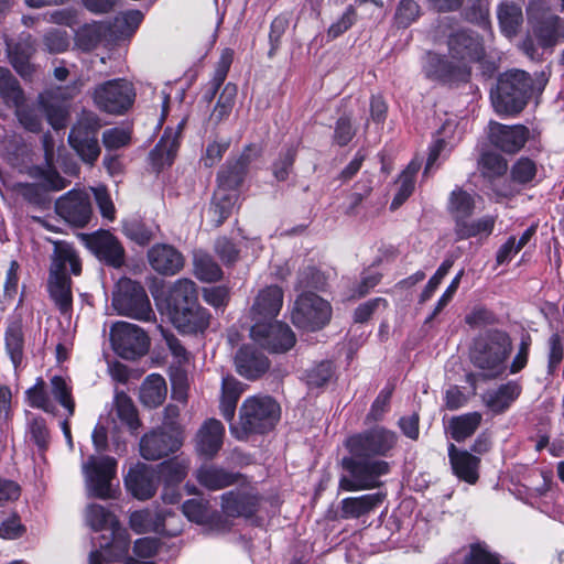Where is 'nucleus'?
Segmentation results:
<instances>
[{
	"mask_svg": "<svg viewBox=\"0 0 564 564\" xmlns=\"http://www.w3.org/2000/svg\"><path fill=\"white\" fill-rule=\"evenodd\" d=\"M333 372L332 362L322 361L307 371L306 384L310 389L321 388L330 380Z\"/></svg>",
	"mask_w": 564,
	"mask_h": 564,
	"instance_id": "nucleus-58",
	"label": "nucleus"
},
{
	"mask_svg": "<svg viewBox=\"0 0 564 564\" xmlns=\"http://www.w3.org/2000/svg\"><path fill=\"white\" fill-rule=\"evenodd\" d=\"M54 251L52 254L50 274L57 275H78L82 271L80 260L74 247L66 241H54Z\"/></svg>",
	"mask_w": 564,
	"mask_h": 564,
	"instance_id": "nucleus-26",
	"label": "nucleus"
},
{
	"mask_svg": "<svg viewBox=\"0 0 564 564\" xmlns=\"http://www.w3.org/2000/svg\"><path fill=\"white\" fill-rule=\"evenodd\" d=\"M397 443V433L383 426H375L349 436L345 445L350 456L343 458V466L350 477H341L339 488L358 491L378 487V479L389 471V464L375 457L387 456Z\"/></svg>",
	"mask_w": 564,
	"mask_h": 564,
	"instance_id": "nucleus-1",
	"label": "nucleus"
},
{
	"mask_svg": "<svg viewBox=\"0 0 564 564\" xmlns=\"http://www.w3.org/2000/svg\"><path fill=\"white\" fill-rule=\"evenodd\" d=\"M494 226L495 218L491 216H486L470 223L458 220L455 226L456 238L457 240L471 237L486 238L492 232Z\"/></svg>",
	"mask_w": 564,
	"mask_h": 564,
	"instance_id": "nucleus-39",
	"label": "nucleus"
},
{
	"mask_svg": "<svg viewBox=\"0 0 564 564\" xmlns=\"http://www.w3.org/2000/svg\"><path fill=\"white\" fill-rule=\"evenodd\" d=\"M113 409L117 417L134 433L140 427L137 409L132 400L124 392H116Z\"/></svg>",
	"mask_w": 564,
	"mask_h": 564,
	"instance_id": "nucleus-42",
	"label": "nucleus"
},
{
	"mask_svg": "<svg viewBox=\"0 0 564 564\" xmlns=\"http://www.w3.org/2000/svg\"><path fill=\"white\" fill-rule=\"evenodd\" d=\"M8 56L14 69L22 76L29 77L33 73L30 58L35 52V41L31 35L21 37L19 42L7 44Z\"/></svg>",
	"mask_w": 564,
	"mask_h": 564,
	"instance_id": "nucleus-29",
	"label": "nucleus"
},
{
	"mask_svg": "<svg viewBox=\"0 0 564 564\" xmlns=\"http://www.w3.org/2000/svg\"><path fill=\"white\" fill-rule=\"evenodd\" d=\"M453 262L449 260H445L436 270L434 275L429 280L427 284L425 285L424 290L421 293V302H426L430 300L437 286L441 284L442 280L445 278V275L448 273L449 269L452 268Z\"/></svg>",
	"mask_w": 564,
	"mask_h": 564,
	"instance_id": "nucleus-61",
	"label": "nucleus"
},
{
	"mask_svg": "<svg viewBox=\"0 0 564 564\" xmlns=\"http://www.w3.org/2000/svg\"><path fill=\"white\" fill-rule=\"evenodd\" d=\"M28 402L32 408L41 409L47 413H55V405L45 391V383L42 379L26 391Z\"/></svg>",
	"mask_w": 564,
	"mask_h": 564,
	"instance_id": "nucleus-55",
	"label": "nucleus"
},
{
	"mask_svg": "<svg viewBox=\"0 0 564 564\" xmlns=\"http://www.w3.org/2000/svg\"><path fill=\"white\" fill-rule=\"evenodd\" d=\"M55 209L65 221L76 227H84L91 217L89 196L82 191H69L59 197Z\"/></svg>",
	"mask_w": 564,
	"mask_h": 564,
	"instance_id": "nucleus-13",
	"label": "nucleus"
},
{
	"mask_svg": "<svg viewBox=\"0 0 564 564\" xmlns=\"http://www.w3.org/2000/svg\"><path fill=\"white\" fill-rule=\"evenodd\" d=\"M531 78L528 73L519 69L505 73L491 90V101L498 113L520 112L529 98Z\"/></svg>",
	"mask_w": 564,
	"mask_h": 564,
	"instance_id": "nucleus-5",
	"label": "nucleus"
},
{
	"mask_svg": "<svg viewBox=\"0 0 564 564\" xmlns=\"http://www.w3.org/2000/svg\"><path fill=\"white\" fill-rule=\"evenodd\" d=\"M484 48L480 39L474 32L459 30L448 37V54L452 59L469 69V63L482 57Z\"/></svg>",
	"mask_w": 564,
	"mask_h": 564,
	"instance_id": "nucleus-15",
	"label": "nucleus"
},
{
	"mask_svg": "<svg viewBox=\"0 0 564 564\" xmlns=\"http://www.w3.org/2000/svg\"><path fill=\"white\" fill-rule=\"evenodd\" d=\"M0 95L9 106L18 108L23 102V93L9 69L0 67Z\"/></svg>",
	"mask_w": 564,
	"mask_h": 564,
	"instance_id": "nucleus-46",
	"label": "nucleus"
},
{
	"mask_svg": "<svg viewBox=\"0 0 564 564\" xmlns=\"http://www.w3.org/2000/svg\"><path fill=\"white\" fill-rule=\"evenodd\" d=\"M113 350L122 358L133 360L148 352L150 339L139 326L128 322H117L110 329Z\"/></svg>",
	"mask_w": 564,
	"mask_h": 564,
	"instance_id": "nucleus-10",
	"label": "nucleus"
},
{
	"mask_svg": "<svg viewBox=\"0 0 564 564\" xmlns=\"http://www.w3.org/2000/svg\"><path fill=\"white\" fill-rule=\"evenodd\" d=\"M283 305V291L278 285L261 289L254 297L250 314L254 323L273 322Z\"/></svg>",
	"mask_w": 564,
	"mask_h": 564,
	"instance_id": "nucleus-19",
	"label": "nucleus"
},
{
	"mask_svg": "<svg viewBox=\"0 0 564 564\" xmlns=\"http://www.w3.org/2000/svg\"><path fill=\"white\" fill-rule=\"evenodd\" d=\"M481 421L482 414L480 412H469L453 416L448 424L452 438L456 442L465 441L477 431Z\"/></svg>",
	"mask_w": 564,
	"mask_h": 564,
	"instance_id": "nucleus-38",
	"label": "nucleus"
},
{
	"mask_svg": "<svg viewBox=\"0 0 564 564\" xmlns=\"http://www.w3.org/2000/svg\"><path fill=\"white\" fill-rule=\"evenodd\" d=\"M132 84L126 79H111L98 85L93 98L95 105L108 113L120 115L128 110L134 100Z\"/></svg>",
	"mask_w": 564,
	"mask_h": 564,
	"instance_id": "nucleus-11",
	"label": "nucleus"
},
{
	"mask_svg": "<svg viewBox=\"0 0 564 564\" xmlns=\"http://www.w3.org/2000/svg\"><path fill=\"white\" fill-rule=\"evenodd\" d=\"M106 33V26L100 22L87 23L75 33V45L85 52L97 47Z\"/></svg>",
	"mask_w": 564,
	"mask_h": 564,
	"instance_id": "nucleus-40",
	"label": "nucleus"
},
{
	"mask_svg": "<svg viewBox=\"0 0 564 564\" xmlns=\"http://www.w3.org/2000/svg\"><path fill=\"white\" fill-rule=\"evenodd\" d=\"M6 348L12 364L14 367H18L22 361L23 355V335L19 324H12L8 327L6 332Z\"/></svg>",
	"mask_w": 564,
	"mask_h": 564,
	"instance_id": "nucleus-53",
	"label": "nucleus"
},
{
	"mask_svg": "<svg viewBox=\"0 0 564 564\" xmlns=\"http://www.w3.org/2000/svg\"><path fill=\"white\" fill-rule=\"evenodd\" d=\"M112 305L118 314L148 322L153 310L144 288L130 279H120L113 294Z\"/></svg>",
	"mask_w": 564,
	"mask_h": 564,
	"instance_id": "nucleus-7",
	"label": "nucleus"
},
{
	"mask_svg": "<svg viewBox=\"0 0 564 564\" xmlns=\"http://www.w3.org/2000/svg\"><path fill=\"white\" fill-rule=\"evenodd\" d=\"M225 427L216 419L206 420L198 429L195 436V448L205 457L215 456L223 446Z\"/></svg>",
	"mask_w": 564,
	"mask_h": 564,
	"instance_id": "nucleus-23",
	"label": "nucleus"
},
{
	"mask_svg": "<svg viewBox=\"0 0 564 564\" xmlns=\"http://www.w3.org/2000/svg\"><path fill=\"white\" fill-rule=\"evenodd\" d=\"M356 21V11L349 6L343 15L334 22L328 29V36L336 39L344 32H346Z\"/></svg>",
	"mask_w": 564,
	"mask_h": 564,
	"instance_id": "nucleus-64",
	"label": "nucleus"
},
{
	"mask_svg": "<svg viewBox=\"0 0 564 564\" xmlns=\"http://www.w3.org/2000/svg\"><path fill=\"white\" fill-rule=\"evenodd\" d=\"M195 275L205 282L217 281L221 278V269L207 253H195L194 256Z\"/></svg>",
	"mask_w": 564,
	"mask_h": 564,
	"instance_id": "nucleus-49",
	"label": "nucleus"
},
{
	"mask_svg": "<svg viewBox=\"0 0 564 564\" xmlns=\"http://www.w3.org/2000/svg\"><path fill=\"white\" fill-rule=\"evenodd\" d=\"M261 153L257 145H248L234 163H228L218 174V188L226 192H236L242 183L249 164Z\"/></svg>",
	"mask_w": 564,
	"mask_h": 564,
	"instance_id": "nucleus-17",
	"label": "nucleus"
},
{
	"mask_svg": "<svg viewBox=\"0 0 564 564\" xmlns=\"http://www.w3.org/2000/svg\"><path fill=\"white\" fill-rule=\"evenodd\" d=\"M280 405L269 395L247 398L239 410L238 425H231L230 432L238 440L250 434H262L272 430L280 420Z\"/></svg>",
	"mask_w": 564,
	"mask_h": 564,
	"instance_id": "nucleus-3",
	"label": "nucleus"
},
{
	"mask_svg": "<svg viewBox=\"0 0 564 564\" xmlns=\"http://www.w3.org/2000/svg\"><path fill=\"white\" fill-rule=\"evenodd\" d=\"M237 372L246 379L254 380L265 373L270 367L269 359L250 346L241 347L235 358Z\"/></svg>",
	"mask_w": 564,
	"mask_h": 564,
	"instance_id": "nucleus-25",
	"label": "nucleus"
},
{
	"mask_svg": "<svg viewBox=\"0 0 564 564\" xmlns=\"http://www.w3.org/2000/svg\"><path fill=\"white\" fill-rule=\"evenodd\" d=\"M87 246L99 259L113 267H120L123 262V248L109 231H100L88 237Z\"/></svg>",
	"mask_w": 564,
	"mask_h": 564,
	"instance_id": "nucleus-24",
	"label": "nucleus"
},
{
	"mask_svg": "<svg viewBox=\"0 0 564 564\" xmlns=\"http://www.w3.org/2000/svg\"><path fill=\"white\" fill-rule=\"evenodd\" d=\"M82 470L89 496L113 498L111 481L117 474V460L113 457L91 455L83 463Z\"/></svg>",
	"mask_w": 564,
	"mask_h": 564,
	"instance_id": "nucleus-8",
	"label": "nucleus"
},
{
	"mask_svg": "<svg viewBox=\"0 0 564 564\" xmlns=\"http://www.w3.org/2000/svg\"><path fill=\"white\" fill-rule=\"evenodd\" d=\"M44 20L48 23L73 28L79 23V13L74 8H63L47 12Z\"/></svg>",
	"mask_w": 564,
	"mask_h": 564,
	"instance_id": "nucleus-59",
	"label": "nucleus"
},
{
	"mask_svg": "<svg viewBox=\"0 0 564 564\" xmlns=\"http://www.w3.org/2000/svg\"><path fill=\"white\" fill-rule=\"evenodd\" d=\"M529 137V130L524 126H505L490 122L489 138L494 145L507 153L519 151Z\"/></svg>",
	"mask_w": 564,
	"mask_h": 564,
	"instance_id": "nucleus-21",
	"label": "nucleus"
},
{
	"mask_svg": "<svg viewBox=\"0 0 564 564\" xmlns=\"http://www.w3.org/2000/svg\"><path fill=\"white\" fill-rule=\"evenodd\" d=\"M130 527L135 533L159 532L163 527V517L149 509L134 511L130 516Z\"/></svg>",
	"mask_w": 564,
	"mask_h": 564,
	"instance_id": "nucleus-44",
	"label": "nucleus"
},
{
	"mask_svg": "<svg viewBox=\"0 0 564 564\" xmlns=\"http://www.w3.org/2000/svg\"><path fill=\"white\" fill-rule=\"evenodd\" d=\"M424 73L433 80L455 82L467 79L469 69L452 59L449 55L443 56L430 53L424 65Z\"/></svg>",
	"mask_w": 564,
	"mask_h": 564,
	"instance_id": "nucleus-18",
	"label": "nucleus"
},
{
	"mask_svg": "<svg viewBox=\"0 0 564 564\" xmlns=\"http://www.w3.org/2000/svg\"><path fill=\"white\" fill-rule=\"evenodd\" d=\"M236 96L237 87L232 84H227L224 87L216 106L214 107V110L210 115V120L215 123H219L226 119L235 106Z\"/></svg>",
	"mask_w": 564,
	"mask_h": 564,
	"instance_id": "nucleus-51",
	"label": "nucleus"
},
{
	"mask_svg": "<svg viewBox=\"0 0 564 564\" xmlns=\"http://www.w3.org/2000/svg\"><path fill=\"white\" fill-rule=\"evenodd\" d=\"M223 511L228 517H249L256 510V498L246 492L229 491L221 496Z\"/></svg>",
	"mask_w": 564,
	"mask_h": 564,
	"instance_id": "nucleus-35",
	"label": "nucleus"
},
{
	"mask_svg": "<svg viewBox=\"0 0 564 564\" xmlns=\"http://www.w3.org/2000/svg\"><path fill=\"white\" fill-rule=\"evenodd\" d=\"M127 490L138 500L151 499L158 489V476L153 467L137 463L124 477Z\"/></svg>",
	"mask_w": 564,
	"mask_h": 564,
	"instance_id": "nucleus-16",
	"label": "nucleus"
},
{
	"mask_svg": "<svg viewBox=\"0 0 564 564\" xmlns=\"http://www.w3.org/2000/svg\"><path fill=\"white\" fill-rule=\"evenodd\" d=\"M465 564H499V558L490 553L485 545L474 544L465 558Z\"/></svg>",
	"mask_w": 564,
	"mask_h": 564,
	"instance_id": "nucleus-63",
	"label": "nucleus"
},
{
	"mask_svg": "<svg viewBox=\"0 0 564 564\" xmlns=\"http://www.w3.org/2000/svg\"><path fill=\"white\" fill-rule=\"evenodd\" d=\"M250 336L256 344L271 352H285L296 341L292 329L279 321L254 323Z\"/></svg>",
	"mask_w": 564,
	"mask_h": 564,
	"instance_id": "nucleus-12",
	"label": "nucleus"
},
{
	"mask_svg": "<svg viewBox=\"0 0 564 564\" xmlns=\"http://www.w3.org/2000/svg\"><path fill=\"white\" fill-rule=\"evenodd\" d=\"M507 169V162L496 153H484L479 161L481 174L489 180L503 175Z\"/></svg>",
	"mask_w": 564,
	"mask_h": 564,
	"instance_id": "nucleus-56",
	"label": "nucleus"
},
{
	"mask_svg": "<svg viewBox=\"0 0 564 564\" xmlns=\"http://www.w3.org/2000/svg\"><path fill=\"white\" fill-rule=\"evenodd\" d=\"M243 390V384L232 376L223 378L219 410L226 421L231 422L234 420L237 403Z\"/></svg>",
	"mask_w": 564,
	"mask_h": 564,
	"instance_id": "nucleus-32",
	"label": "nucleus"
},
{
	"mask_svg": "<svg viewBox=\"0 0 564 564\" xmlns=\"http://www.w3.org/2000/svg\"><path fill=\"white\" fill-rule=\"evenodd\" d=\"M48 292L61 314L69 316L73 308L72 281L69 275L50 274Z\"/></svg>",
	"mask_w": 564,
	"mask_h": 564,
	"instance_id": "nucleus-31",
	"label": "nucleus"
},
{
	"mask_svg": "<svg viewBox=\"0 0 564 564\" xmlns=\"http://www.w3.org/2000/svg\"><path fill=\"white\" fill-rule=\"evenodd\" d=\"M497 18L502 34L512 37L518 33L523 22L522 9L512 1H501L497 8Z\"/></svg>",
	"mask_w": 564,
	"mask_h": 564,
	"instance_id": "nucleus-34",
	"label": "nucleus"
},
{
	"mask_svg": "<svg viewBox=\"0 0 564 564\" xmlns=\"http://www.w3.org/2000/svg\"><path fill=\"white\" fill-rule=\"evenodd\" d=\"M512 349V340L505 332L495 330L479 338L470 352L473 365L480 370V376L495 379L503 375L507 359Z\"/></svg>",
	"mask_w": 564,
	"mask_h": 564,
	"instance_id": "nucleus-4",
	"label": "nucleus"
},
{
	"mask_svg": "<svg viewBox=\"0 0 564 564\" xmlns=\"http://www.w3.org/2000/svg\"><path fill=\"white\" fill-rule=\"evenodd\" d=\"M182 445L180 433L164 432L161 429L144 434L140 440V454L147 460H158L176 452Z\"/></svg>",
	"mask_w": 564,
	"mask_h": 564,
	"instance_id": "nucleus-14",
	"label": "nucleus"
},
{
	"mask_svg": "<svg viewBox=\"0 0 564 564\" xmlns=\"http://www.w3.org/2000/svg\"><path fill=\"white\" fill-rule=\"evenodd\" d=\"M383 501L381 494H368L359 497L345 498L341 501V516L343 518H359Z\"/></svg>",
	"mask_w": 564,
	"mask_h": 564,
	"instance_id": "nucleus-36",
	"label": "nucleus"
},
{
	"mask_svg": "<svg viewBox=\"0 0 564 564\" xmlns=\"http://www.w3.org/2000/svg\"><path fill=\"white\" fill-rule=\"evenodd\" d=\"M129 132L121 128L107 129L102 133V142L108 150L122 148L129 143Z\"/></svg>",
	"mask_w": 564,
	"mask_h": 564,
	"instance_id": "nucleus-60",
	"label": "nucleus"
},
{
	"mask_svg": "<svg viewBox=\"0 0 564 564\" xmlns=\"http://www.w3.org/2000/svg\"><path fill=\"white\" fill-rule=\"evenodd\" d=\"M42 42L48 53L58 54L68 48L69 35L66 31L50 29L44 33Z\"/></svg>",
	"mask_w": 564,
	"mask_h": 564,
	"instance_id": "nucleus-57",
	"label": "nucleus"
},
{
	"mask_svg": "<svg viewBox=\"0 0 564 564\" xmlns=\"http://www.w3.org/2000/svg\"><path fill=\"white\" fill-rule=\"evenodd\" d=\"M151 268L163 275H174L184 267V258L174 247L165 243L154 245L148 251Z\"/></svg>",
	"mask_w": 564,
	"mask_h": 564,
	"instance_id": "nucleus-22",
	"label": "nucleus"
},
{
	"mask_svg": "<svg viewBox=\"0 0 564 564\" xmlns=\"http://www.w3.org/2000/svg\"><path fill=\"white\" fill-rule=\"evenodd\" d=\"M184 122H180L175 130L166 129L160 142L151 152V158L155 165H170L174 159L175 152L180 144V135L183 130Z\"/></svg>",
	"mask_w": 564,
	"mask_h": 564,
	"instance_id": "nucleus-33",
	"label": "nucleus"
},
{
	"mask_svg": "<svg viewBox=\"0 0 564 564\" xmlns=\"http://www.w3.org/2000/svg\"><path fill=\"white\" fill-rule=\"evenodd\" d=\"M194 304H198L196 284L189 279L176 280L165 299L166 314Z\"/></svg>",
	"mask_w": 564,
	"mask_h": 564,
	"instance_id": "nucleus-28",
	"label": "nucleus"
},
{
	"mask_svg": "<svg viewBox=\"0 0 564 564\" xmlns=\"http://www.w3.org/2000/svg\"><path fill=\"white\" fill-rule=\"evenodd\" d=\"M156 227L147 225L139 219H130L123 223V234L130 240L144 246L155 237Z\"/></svg>",
	"mask_w": 564,
	"mask_h": 564,
	"instance_id": "nucleus-48",
	"label": "nucleus"
},
{
	"mask_svg": "<svg viewBox=\"0 0 564 564\" xmlns=\"http://www.w3.org/2000/svg\"><path fill=\"white\" fill-rule=\"evenodd\" d=\"M167 387L164 378L152 373L145 378L140 387V401L148 408H156L166 398Z\"/></svg>",
	"mask_w": 564,
	"mask_h": 564,
	"instance_id": "nucleus-37",
	"label": "nucleus"
},
{
	"mask_svg": "<svg viewBox=\"0 0 564 564\" xmlns=\"http://www.w3.org/2000/svg\"><path fill=\"white\" fill-rule=\"evenodd\" d=\"M189 469V459L185 457H175L160 465V475L167 484H178L187 475Z\"/></svg>",
	"mask_w": 564,
	"mask_h": 564,
	"instance_id": "nucleus-50",
	"label": "nucleus"
},
{
	"mask_svg": "<svg viewBox=\"0 0 564 564\" xmlns=\"http://www.w3.org/2000/svg\"><path fill=\"white\" fill-rule=\"evenodd\" d=\"M448 457L454 474L462 480L474 485L478 480L479 458L467 451H458L454 444L448 446Z\"/></svg>",
	"mask_w": 564,
	"mask_h": 564,
	"instance_id": "nucleus-27",
	"label": "nucleus"
},
{
	"mask_svg": "<svg viewBox=\"0 0 564 564\" xmlns=\"http://www.w3.org/2000/svg\"><path fill=\"white\" fill-rule=\"evenodd\" d=\"M100 128L96 115H84L72 128L68 142L82 161L90 166L95 164L100 155V147L97 132Z\"/></svg>",
	"mask_w": 564,
	"mask_h": 564,
	"instance_id": "nucleus-9",
	"label": "nucleus"
},
{
	"mask_svg": "<svg viewBox=\"0 0 564 564\" xmlns=\"http://www.w3.org/2000/svg\"><path fill=\"white\" fill-rule=\"evenodd\" d=\"M420 170V164L411 162L402 172L398 180V192L391 202V209L399 208L413 193L415 175Z\"/></svg>",
	"mask_w": 564,
	"mask_h": 564,
	"instance_id": "nucleus-45",
	"label": "nucleus"
},
{
	"mask_svg": "<svg viewBox=\"0 0 564 564\" xmlns=\"http://www.w3.org/2000/svg\"><path fill=\"white\" fill-rule=\"evenodd\" d=\"M196 479L202 486L210 490H218L231 485L235 477L220 468L205 465L197 470Z\"/></svg>",
	"mask_w": 564,
	"mask_h": 564,
	"instance_id": "nucleus-41",
	"label": "nucleus"
},
{
	"mask_svg": "<svg viewBox=\"0 0 564 564\" xmlns=\"http://www.w3.org/2000/svg\"><path fill=\"white\" fill-rule=\"evenodd\" d=\"M475 202L473 196L460 188H456L451 193L448 202V210L452 216L458 220H465L474 210Z\"/></svg>",
	"mask_w": 564,
	"mask_h": 564,
	"instance_id": "nucleus-47",
	"label": "nucleus"
},
{
	"mask_svg": "<svg viewBox=\"0 0 564 564\" xmlns=\"http://www.w3.org/2000/svg\"><path fill=\"white\" fill-rule=\"evenodd\" d=\"M521 387L513 382L501 384L497 389L489 390L482 394L484 404L495 414L505 412L511 403L520 395Z\"/></svg>",
	"mask_w": 564,
	"mask_h": 564,
	"instance_id": "nucleus-30",
	"label": "nucleus"
},
{
	"mask_svg": "<svg viewBox=\"0 0 564 564\" xmlns=\"http://www.w3.org/2000/svg\"><path fill=\"white\" fill-rule=\"evenodd\" d=\"M51 394L67 411L68 417L75 412V402L72 397V388L63 377L54 376L51 379Z\"/></svg>",
	"mask_w": 564,
	"mask_h": 564,
	"instance_id": "nucleus-52",
	"label": "nucleus"
},
{
	"mask_svg": "<svg viewBox=\"0 0 564 564\" xmlns=\"http://www.w3.org/2000/svg\"><path fill=\"white\" fill-rule=\"evenodd\" d=\"M238 200L236 192H226L217 188L214 194V202L210 207L214 221L217 226L221 225L232 213Z\"/></svg>",
	"mask_w": 564,
	"mask_h": 564,
	"instance_id": "nucleus-43",
	"label": "nucleus"
},
{
	"mask_svg": "<svg viewBox=\"0 0 564 564\" xmlns=\"http://www.w3.org/2000/svg\"><path fill=\"white\" fill-rule=\"evenodd\" d=\"M560 21L557 15H551L536 28L535 36L540 46L551 47L556 44Z\"/></svg>",
	"mask_w": 564,
	"mask_h": 564,
	"instance_id": "nucleus-54",
	"label": "nucleus"
},
{
	"mask_svg": "<svg viewBox=\"0 0 564 564\" xmlns=\"http://www.w3.org/2000/svg\"><path fill=\"white\" fill-rule=\"evenodd\" d=\"M420 8L413 0H401L397 12L395 19L402 26H408L419 17Z\"/></svg>",
	"mask_w": 564,
	"mask_h": 564,
	"instance_id": "nucleus-62",
	"label": "nucleus"
},
{
	"mask_svg": "<svg viewBox=\"0 0 564 564\" xmlns=\"http://www.w3.org/2000/svg\"><path fill=\"white\" fill-rule=\"evenodd\" d=\"M86 523L95 531H108L110 542L100 544V551H94L89 564H113L128 554L130 536L126 529L119 525L116 517L100 505H89L85 511ZM124 564H154L149 561H138L128 557Z\"/></svg>",
	"mask_w": 564,
	"mask_h": 564,
	"instance_id": "nucleus-2",
	"label": "nucleus"
},
{
	"mask_svg": "<svg viewBox=\"0 0 564 564\" xmlns=\"http://www.w3.org/2000/svg\"><path fill=\"white\" fill-rule=\"evenodd\" d=\"M332 318L330 304L319 295L306 292L300 294L291 311L292 323L301 329L316 332L325 327Z\"/></svg>",
	"mask_w": 564,
	"mask_h": 564,
	"instance_id": "nucleus-6",
	"label": "nucleus"
},
{
	"mask_svg": "<svg viewBox=\"0 0 564 564\" xmlns=\"http://www.w3.org/2000/svg\"><path fill=\"white\" fill-rule=\"evenodd\" d=\"M171 323L183 334L203 333L208 326L210 315L199 304L184 306V308L167 313Z\"/></svg>",
	"mask_w": 564,
	"mask_h": 564,
	"instance_id": "nucleus-20",
	"label": "nucleus"
}]
</instances>
